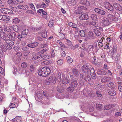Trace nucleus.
<instances>
[{
  "mask_svg": "<svg viewBox=\"0 0 122 122\" xmlns=\"http://www.w3.org/2000/svg\"><path fill=\"white\" fill-rule=\"evenodd\" d=\"M50 63V61L46 60L43 61L41 62V64L42 65H45L49 64Z\"/></svg>",
  "mask_w": 122,
  "mask_h": 122,
  "instance_id": "nucleus-38",
  "label": "nucleus"
},
{
  "mask_svg": "<svg viewBox=\"0 0 122 122\" xmlns=\"http://www.w3.org/2000/svg\"><path fill=\"white\" fill-rule=\"evenodd\" d=\"M0 48H1V50L3 51L6 52L7 51V49L5 46L4 45H1L0 46Z\"/></svg>",
  "mask_w": 122,
  "mask_h": 122,
  "instance_id": "nucleus-43",
  "label": "nucleus"
},
{
  "mask_svg": "<svg viewBox=\"0 0 122 122\" xmlns=\"http://www.w3.org/2000/svg\"><path fill=\"white\" fill-rule=\"evenodd\" d=\"M80 77L83 79H84L86 82L89 81L91 80L90 76L88 75L83 73L80 74Z\"/></svg>",
  "mask_w": 122,
  "mask_h": 122,
  "instance_id": "nucleus-3",
  "label": "nucleus"
},
{
  "mask_svg": "<svg viewBox=\"0 0 122 122\" xmlns=\"http://www.w3.org/2000/svg\"><path fill=\"white\" fill-rule=\"evenodd\" d=\"M75 13L76 14H82L83 12L81 8H78L77 9L75 10Z\"/></svg>",
  "mask_w": 122,
  "mask_h": 122,
  "instance_id": "nucleus-26",
  "label": "nucleus"
},
{
  "mask_svg": "<svg viewBox=\"0 0 122 122\" xmlns=\"http://www.w3.org/2000/svg\"><path fill=\"white\" fill-rule=\"evenodd\" d=\"M96 93L97 97H102V94L100 92L98 91H96Z\"/></svg>",
  "mask_w": 122,
  "mask_h": 122,
  "instance_id": "nucleus-57",
  "label": "nucleus"
},
{
  "mask_svg": "<svg viewBox=\"0 0 122 122\" xmlns=\"http://www.w3.org/2000/svg\"><path fill=\"white\" fill-rule=\"evenodd\" d=\"M61 73L60 72H58L57 74V79L58 80L59 79V80H61Z\"/></svg>",
  "mask_w": 122,
  "mask_h": 122,
  "instance_id": "nucleus-55",
  "label": "nucleus"
},
{
  "mask_svg": "<svg viewBox=\"0 0 122 122\" xmlns=\"http://www.w3.org/2000/svg\"><path fill=\"white\" fill-rule=\"evenodd\" d=\"M72 72L73 74L75 76H77L79 75L78 71L77 69L73 68L72 70Z\"/></svg>",
  "mask_w": 122,
  "mask_h": 122,
  "instance_id": "nucleus-25",
  "label": "nucleus"
},
{
  "mask_svg": "<svg viewBox=\"0 0 122 122\" xmlns=\"http://www.w3.org/2000/svg\"><path fill=\"white\" fill-rule=\"evenodd\" d=\"M20 21L19 19L16 18L13 19V22L15 23H18Z\"/></svg>",
  "mask_w": 122,
  "mask_h": 122,
  "instance_id": "nucleus-50",
  "label": "nucleus"
},
{
  "mask_svg": "<svg viewBox=\"0 0 122 122\" xmlns=\"http://www.w3.org/2000/svg\"><path fill=\"white\" fill-rule=\"evenodd\" d=\"M107 85L108 87L111 88H115V85L114 84H113V83L112 82L108 83Z\"/></svg>",
  "mask_w": 122,
  "mask_h": 122,
  "instance_id": "nucleus-28",
  "label": "nucleus"
},
{
  "mask_svg": "<svg viewBox=\"0 0 122 122\" xmlns=\"http://www.w3.org/2000/svg\"><path fill=\"white\" fill-rule=\"evenodd\" d=\"M1 12L7 14V8H1L0 9Z\"/></svg>",
  "mask_w": 122,
  "mask_h": 122,
  "instance_id": "nucleus-37",
  "label": "nucleus"
},
{
  "mask_svg": "<svg viewBox=\"0 0 122 122\" xmlns=\"http://www.w3.org/2000/svg\"><path fill=\"white\" fill-rule=\"evenodd\" d=\"M90 74L92 76V78L93 79L96 78V74L94 68H92L90 70Z\"/></svg>",
  "mask_w": 122,
  "mask_h": 122,
  "instance_id": "nucleus-8",
  "label": "nucleus"
},
{
  "mask_svg": "<svg viewBox=\"0 0 122 122\" xmlns=\"http://www.w3.org/2000/svg\"><path fill=\"white\" fill-rule=\"evenodd\" d=\"M63 61L62 59L59 60L57 61V63L59 65H61L63 64Z\"/></svg>",
  "mask_w": 122,
  "mask_h": 122,
  "instance_id": "nucleus-48",
  "label": "nucleus"
},
{
  "mask_svg": "<svg viewBox=\"0 0 122 122\" xmlns=\"http://www.w3.org/2000/svg\"><path fill=\"white\" fill-rule=\"evenodd\" d=\"M7 2L8 3L12 6L15 5L16 4V2L15 1L12 0H8Z\"/></svg>",
  "mask_w": 122,
  "mask_h": 122,
  "instance_id": "nucleus-22",
  "label": "nucleus"
},
{
  "mask_svg": "<svg viewBox=\"0 0 122 122\" xmlns=\"http://www.w3.org/2000/svg\"><path fill=\"white\" fill-rule=\"evenodd\" d=\"M24 27V26L23 25H19L18 27L19 31L22 30H23Z\"/></svg>",
  "mask_w": 122,
  "mask_h": 122,
  "instance_id": "nucleus-53",
  "label": "nucleus"
},
{
  "mask_svg": "<svg viewBox=\"0 0 122 122\" xmlns=\"http://www.w3.org/2000/svg\"><path fill=\"white\" fill-rule=\"evenodd\" d=\"M11 46L10 45L8 44H5V47L8 50H11L12 48Z\"/></svg>",
  "mask_w": 122,
  "mask_h": 122,
  "instance_id": "nucleus-52",
  "label": "nucleus"
},
{
  "mask_svg": "<svg viewBox=\"0 0 122 122\" xmlns=\"http://www.w3.org/2000/svg\"><path fill=\"white\" fill-rule=\"evenodd\" d=\"M88 35L90 38H92L94 36V35L93 34V33L92 31H89Z\"/></svg>",
  "mask_w": 122,
  "mask_h": 122,
  "instance_id": "nucleus-46",
  "label": "nucleus"
},
{
  "mask_svg": "<svg viewBox=\"0 0 122 122\" xmlns=\"http://www.w3.org/2000/svg\"><path fill=\"white\" fill-rule=\"evenodd\" d=\"M0 36L1 37L2 39H3L5 42L8 39H7V37L4 33L1 32L0 33Z\"/></svg>",
  "mask_w": 122,
  "mask_h": 122,
  "instance_id": "nucleus-17",
  "label": "nucleus"
},
{
  "mask_svg": "<svg viewBox=\"0 0 122 122\" xmlns=\"http://www.w3.org/2000/svg\"><path fill=\"white\" fill-rule=\"evenodd\" d=\"M111 78L109 77H104L102 78L101 81L102 83H105L111 80Z\"/></svg>",
  "mask_w": 122,
  "mask_h": 122,
  "instance_id": "nucleus-15",
  "label": "nucleus"
},
{
  "mask_svg": "<svg viewBox=\"0 0 122 122\" xmlns=\"http://www.w3.org/2000/svg\"><path fill=\"white\" fill-rule=\"evenodd\" d=\"M29 69L30 71L32 72H33L34 71L35 67L34 66L32 65H30Z\"/></svg>",
  "mask_w": 122,
  "mask_h": 122,
  "instance_id": "nucleus-47",
  "label": "nucleus"
},
{
  "mask_svg": "<svg viewBox=\"0 0 122 122\" xmlns=\"http://www.w3.org/2000/svg\"><path fill=\"white\" fill-rule=\"evenodd\" d=\"M117 47L116 46H114L112 50V53L113 54L116 52Z\"/></svg>",
  "mask_w": 122,
  "mask_h": 122,
  "instance_id": "nucleus-58",
  "label": "nucleus"
},
{
  "mask_svg": "<svg viewBox=\"0 0 122 122\" xmlns=\"http://www.w3.org/2000/svg\"><path fill=\"white\" fill-rule=\"evenodd\" d=\"M47 46V43L41 44V48H44L46 47Z\"/></svg>",
  "mask_w": 122,
  "mask_h": 122,
  "instance_id": "nucleus-63",
  "label": "nucleus"
},
{
  "mask_svg": "<svg viewBox=\"0 0 122 122\" xmlns=\"http://www.w3.org/2000/svg\"><path fill=\"white\" fill-rule=\"evenodd\" d=\"M71 84L67 88V91L70 92H72L74 90L75 88L77 86L78 83L76 80L73 78V76H71Z\"/></svg>",
  "mask_w": 122,
  "mask_h": 122,
  "instance_id": "nucleus-2",
  "label": "nucleus"
},
{
  "mask_svg": "<svg viewBox=\"0 0 122 122\" xmlns=\"http://www.w3.org/2000/svg\"><path fill=\"white\" fill-rule=\"evenodd\" d=\"M93 30L97 36H99L101 35V33L98 30L94 29Z\"/></svg>",
  "mask_w": 122,
  "mask_h": 122,
  "instance_id": "nucleus-31",
  "label": "nucleus"
},
{
  "mask_svg": "<svg viewBox=\"0 0 122 122\" xmlns=\"http://www.w3.org/2000/svg\"><path fill=\"white\" fill-rule=\"evenodd\" d=\"M103 72V70H101L100 69H98L97 71V74L98 75H101L102 74Z\"/></svg>",
  "mask_w": 122,
  "mask_h": 122,
  "instance_id": "nucleus-54",
  "label": "nucleus"
},
{
  "mask_svg": "<svg viewBox=\"0 0 122 122\" xmlns=\"http://www.w3.org/2000/svg\"><path fill=\"white\" fill-rule=\"evenodd\" d=\"M81 69L82 71L86 73H88L90 71V67L86 65L82 66Z\"/></svg>",
  "mask_w": 122,
  "mask_h": 122,
  "instance_id": "nucleus-6",
  "label": "nucleus"
},
{
  "mask_svg": "<svg viewBox=\"0 0 122 122\" xmlns=\"http://www.w3.org/2000/svg\"><path fill=\"white\" fill-rule=\"evenodd\" d=\"M28 32V30L27 29H25L24 30L22 31L21 34L25 38Z\"/></svg>",
  "mask_w": 122,
  "mask_h": 122,
  "instance_id": "nucleus-18",
  "label": "nucleus"
},
{
  "mask_svg": "<svg viewBox=\"0 0 122 122\" xmlns=\"http://www.w3.org/2000/svg\"><path fill=\"white\" fill-rule=\"evenodd\" d=\"M39 43L37 42H34L28 44L27 46L31 48H34L38 45Z\"/></svg>",
  "mask_w": 122,
  "mask_h": 122,
  "instance_id": "nucleus-16",
  "label": "nucleus"
},
{
  "mask_svg": "<svg viewBox=\"0 0 122 122\" xmlns=\"http://www.w3.org/2000/svg\"><path fill=\"white\" fill-rule=\"evenodd\" d=\"M47 51V49H44L37 53L38 55H41L44 54Z\"/></svg>",
  "mask_w": 122,
  "mask_h": 122,
  "instance_id": "nucleus-30",
  "label": "nucleus"
},
{
  "mask_svg": "<svg viewBox=\"0 0 122 122\" xmlns=\"http://www.w3.org/2000/svg\"><path fill=\"white\" fill-rule=\"evenodd\" d=\"M108 19L104 18L102 20L104 26H108L111 24L110 22Z\"/></svg>",
  "mask_w": 122,
  "mask_h": 122,
  "instance_id": "nucleus-13",
  "label": "nucleus"
},
{
  "mask_svg": "<svg viewBox=\"0 0 122 122\" xmlns=\"http://www.w3.org/2000/svg\"><path fill=\"white\" fill-rule=\"evenodd\" d=\"M47 34L46 31L45 30H42L41 31V36L42 37L45 38L46 37Z\"/></svg>",
  "mask_w": 122,
  "mask_h": 122,
  "instance_id": "nucleus-24",
  "label": "nucleus"
},
{
  "mask_svg": "<svg viewBox=\"0 0 122 122\" xmlns=\"http://www.w3.org/2000/svg\"><path fill=\"white\" fill-rule=\"evenodd\" d=\"M5 42L6 44H9L11 46H13L14 44V43L13 41H12L10 39H8Z\"/></svg>",
  "mask_w": 122,
  "mask_h": 122,
  "instance_id": "nucleus-21",
  "label": "nucleus"
},
{
  "mask_svg": "<svg viewBox=\"0 0 122 122\" xmlns=\"http://www.w3.org/2000/svg\"><path fill=\"white\" fill-rule=\"evenodd\" d=\"M44 59L46 60L49 59L51 57L49 55H45Z\"/></svg>",
  "mask_w": 122,
  "mask_h": 122,
  "instance_id": "nucleus-62",
  "label": "nucleus"
},
{
  "mask_svg": "<svg viewBox=\"0 0 122 122\" xmlns=\"http://www.w3.org/2000/svg\"><path fill=\"white\" fill-rule=\"evenodd\" d=\"M67 61L68 63L70 64L73 61V60L71 58V57L68 56L66 58Z\"/></svg>",
  "mask_w": 122,
  "mask_h": 122,
  "instance_id": "nucleus-41",
  "label": "nucleus"
},
{
  "mask_svg": "<svg viewBox=\"0 0 122 122\" xmlns=\"http://www.w3.org/2000/svg\"><path fill=\"white\" fill-rule=\"evenodd\" d=\"M81 4L86 5H89L90 3L87 0H81L80 1Z\"/></svg>",
  "mask_w": 122,
  "mask_h": 122,
  "instance_id": "nucleus-19",
  "label": "nucleus"
},
{
  "mask_svg": "<svg viewBox=\"0 0 122 122\" xmlns=\"http://www.w3.org/2000/svg\"><path fill=\"white\" fill-rule=\"evenodd\" d=\"M18 106V104L15 105L14 103H11L9 106L11 108H14L15 107H17Z\"/></svg>",
  "mask_w": 122,
  "mask_h": 122,
  "instance_id": "nucleus-36",
  "label": "nucleus"
},
{
  "mask_svg": "<svg viewBox=\"0 0 122 122\" xmlns=\"http://www.w3.org/2000/svg\"><path fill=\"white\" fill-rule=\"evenodd\" d=\"M88 48L89 49V51H90L92 52L93 51V49L94 48V47L93 45H90L89 46Z\"/></svg>",
  "mask_w": 122,
  "mask_h": 122,
  "instance_id": "nucleus-51",
  "label": "nucleus"
},
{
  "mask_svg": "<svg viewBox=\"0 0 122 122\" xmlns=\"http://www.w3.org/2000/svg\"><path fill=\"white\" fill-rule=\"evenodd\" d=\"M13 28L15 32L18 33L19 31L18 26L17 25H14Z\"/></svg>",
  "mask_w": 122,
  "mask_h": 122,
  "instance_id": "nucleus-32",
  "label": "nucleus"
},
{
  "mask_svg": "<svg viewBox=\"0 0 122 122\" xmlns=\"http://www.w3.org/2000/svg\"><path fill=\"white\" fill-rule=\"evenodd\" d=\"M7 36L10 39L13 41L15 40L16 37V35L15 33L14 32H10L9 34H7Z\"/></svg>",
  "mask_w": 122,
  "mask_h": 122,
  "instance_id": "nucleus-4",
  "label": "nucleus"
},
{
  "mask_svg": "<svg viewBox=\"0 0 122 122\" xmlns=\"http://www.w3.org/2000/svg\"><path fill=\"white\" fill-rule=\"evenodd\" d=\"M94 11L102 15L105 14L106 13V12L98 8H95L94 9Z\"/></svg>",
  "mask_w": 122,
  "mask_h": 122,
  "instance_id": "nucleus-12",
  "label": "nucleus"
},
{
  "mask_svg": "<svg viewBox=\"0 0 122 122\" xmlns=\"http://www.w3.org/2000/svg\"><path fill=\"white\" fill-rule=\"evenodd\" d=\"M113 6L114 8H119L121 6L119 4L117 3H115L113 4Z\"/></svg>",
  "mask_w": 122,
  "mask_h": 122,
  "instance_id": "nucleus-60",
  "label": "nucleus"
},
{
  "mask_svg": "<svg viewBox=\"0 0 122 122\" xmlns=\"http://www.w3.org/2000/svg\"><path fill=\"white\" fill-rule=\"evenodd\" d=\"M68 25L70 27L73 28H76L77 26L76 24L71 22L69 23H68Z\"/></svg>",
  "mask_w": 122,
  "mask_h": 122,
  "instance_id": "nucleus-29",
  "label": "nucleus"
},
{
  "mask_svg": "<svg viewBox=\"0 0 122 122\" xmlns=\"http://www.w3.org/2000/svg\"><path fill=\"white\" fill-rule=\"evenodd\" d=\"M80 19L82 20H85L89 19L88 15L86 14H83L81 15L79 17Z\"/></svg>",
  "mask_w": 122,
  "mask_h": 122,
  "instance_id": "nucleus-14",
  "label": "nucleus"
},
{
  "mask_svg": "<svg viewBox=\"0 0 122 122\" xmlns=\"http://www.w3.org/2000/svg\"><path fill=\"white\" fill-rule=\"evenodd\" d=\"M105 8H111L112 6V5L108 2H107L105 3Z\"/></svg>",
  "mask_w": 122,
  "mask_h": 122,
  "instance_id": "nucleus-44",
  "label": "nucleus"
},
{
  "mask_svg": "<svg viewBox=\"0 0 122 122\" xmlns=\"http://www.w3.org/2000/svg\"><path fill=\"white\" fill-rule=\"evenodd\" d=\"M2 27L3 28V31H2V32L3 33H5L6 31L7 32H10L11 30L10 28L8 26H6L5 25H3Z\"/></svg>",
  "mask_w": 122,
  "mask_h": 122,
  "instance_id": "nucleus-10",
  "label": "nucleus"
},
{
  "mask_svg": "<svg viewBox=\"0 0 122 122\" xmlns=\"http://www.w3.org/2000/svg\"><path fill=\"white\" fill-rule=\"evenodd\" d=\"M47 81L48 83H55L56 81L55 77L53 76H50Z\"/></svg>",
  "mask_w": 122,
  "mask_h": 122,
  "instance_id": "nucleus-11",
  "label": "nucleus"
},
{
  "mask_svg": "<svg viewBox=\"0 0 122 122\" xmlns=\"http://www.w3.org/2000/svg\"><path fill=\"white\" fill-rule=\"evenodd\" d=\"M33 57L32 59V60L34 61L38 59V58H39L40 57V56H33Z\"/></svg>",
  "mask_w": 122,
  "mask_h": 122,
  "instance_id": "nucleus-61",
  "label": "nucleus"
},
{
  "mask_svg": "<svg viewBox=\"0 0 122 122\" xmlns=\"http://www.w3.org/2000/svg\"><path fill=\"white\" fill-rule=\"evenodd\" d=\"M57 91L60 93H62L64 91V89L62 86L59 87L57 89Z\"/></svg>",
  "mask_w": 122,
  "mask_h": 122,
  "instance_id": "nucleus-39",
  "label": "nucleus"
},
{
  "mask_svg": "<svg viewBox=\"0 0 122 122\" xmlns=\"http://www.w3.org/2000/svg\"><path fill=\"white\" fill-rule=\"evenodd\" d=\"M12 121L14 122H21V117L16 116L15 118L12 120Z\"/></svg>",
  "mask_w": 122,
  "mask_h": 122,
  "instance_id": "nucleus-20",
  "label": "nucleus"
},
{
  "mask_svg": "<svg viewBox=\"0 0 122 122\" xmlns=\"http://www.w3.org/2000/svg\"><path fill=\"white\" fill-rule=\"evenodd\" d=\"M30 53V51H28L24 52V54L25 56H26L28 55Z\"/></svg>",
  "mask_w": 122,
  "mask_h": 122,
  "instance_id": "nucleus-64",
  "label": "nucleus"
},
{
  "mask_svg": "<svg viewBox=\"0 0 122 122\" xmlns=\"http://www.w3.org/2000/svg\"><path fill=\"white\" fill-rule=\"evenodd\" d=\"M45 1L47 4H45L43 3L41 4H37L36 5V8H46L47 6L48 3H49L50 1L49 0H45Z\"/></svg>",
  "mask_w": 122,
  "mask_h": 122,
  "instance_id": "nucleus-5",
  "label": "nucleus"
},
{
  "mask_svg": "<svg viewBox=\"0 0 122 122\" xmlns=\"http://www.w3.org/2000/svg\"><path fill=\"white\" fill-rule=\"evenodd\" d=\"M90 16L92 20H96L98 19L97 16L95 14H92Z\"/></svg>",
  "mask_w": 122,
  "mask_h": 122,
  "instance_id": "nucleus-34",
  "label": "nucleus"
},
{
  "mask_svg": "<svg viewBox=\"0 0 122 122\" xmlns=\"http://www.w3.org/2000/svg\"><path fill=\"white\" fill-rule=\"evenodd\" d=\"M62 78V82L63 84H66L69 83V80L67 78L63 76Z\"/></svg>",
  "mask_w": 122,
  "mask_h": 122,
  "instance_id": "nucleus-23",
  "label": "nucleus"
},
{
  "mask_svg": "<svg viewBox=\"0 0 122 122\" xmlns=\"http://www.w3.org/2000/svg\"><path fill=\"white\" fill-rule=\"evenodd\" d=\"M108 94L111 96H114L116 94V92L115 91L112 90L109 91L108 92Z\"/></svg>",
  "mask_w": 122,
  "mask_h": 122,
  "instance_id": "nucleus-35",
  "label": "nucleus"
},
{
  "mask_svg": "<svg viewBox=\"0 0 122 122\" xmlns=\"http://www.w3.org/2000/svg\"><path fill=\"white\" fill-rule=\"evenodd\" d=\"M107 17L110 20L116 21L118 20V19L114 15L108 14L107 15Z\"/></svg>",
  "mask_w": 122,
  "mask_h": 122,
  "instance_id": "nucleus-7",
  "label": "nucleus"
},
{
  "mask_svg": "<svg viewBox=\"0 0 122 122\" xmlns=\"http://www.w3.org/2000/svg\"><path fill=\"white\" fill-rule=\"evenodd\" d=\"M57 42L59 44V45H60V47H62L65 46L64 45V44L62 43L61 41L59 40H58L57 41Z\"/></svg>",
  "mask_w": 122,
  "mask_h": 122,
  "instance_id": "nucleus-49",
  "label": "nucleus"
},
{
  "mask_svg": "<svg viewBox=\"0 0 122 122\" xmlns=\"http://www.w3.org/2000/svg\"><path fill=\"white\" fill-rule=\"evenodd\" d=\"M114 105L113 104L108 105L105 106L104 107V109L105 110H108L112 107H114Z\"/></svg>",
  "mask_w": 122,
  "mask_h": 122,
  "instance_id": "nucleus-27",
  "label": "nucleus"
},
{
  "mask_svg": "<svg viewBox=\"0 0 122 122\" xmlns=\"http://www.w3.org/2000/svg\"><path fill=\"white\" fill-rule=\"evenodd\" d=\"M98 109H100L102 108L101 104H97L96 105Z\"/></svg>",
  "mask_w": 122,
  "mask_h": 122,
  "instance_id": "nucleus-59",
  "label": "nucleus"
},
{
  "mask_svg": "<svg viewBox=\"0 0 122 122\" xmlns=\"http://www.w3.org/2000/svg\"><path fill=\"white\" fill-rule=\"evenodd\" d=\"M76 0H71L68 1L67 2V3L69 4H71V5H74L76 4Z\"/></svg>",
  "mask_w": 122,
  "mask_h": 122,
  "instance_id": "nucleus-33",
  "label": "nucleus"
},
{
  "mask_svg": "<svg viewBox=\"0 0 122 122\" xmlns=\"http://www.w3.org/2000/svg\"><path fill=\"white\" fill-rule=\"evenodd\" d=\"M16 37L19 39L20 41H21V39L22 38H23V36L21 34H20V33H18V35L16 36Z\"/></svg>",
  "mask_w": 122,
  "mask_h": 122,
  "instance_id": "nucleus-45",
  "label": "nucleus"
},
{
  "mask_svg": "<svg viewBox=\"0 0 122 122\" xmlns=\"http://www.w3.org/2000/svg\"><path fill=\"white\" fill-rule=\"evenodd\" d=\"M51 70L49 67H44L38 70V73L40 76H46L51 73Z\"/></svg>",
  "mask_w": 122,
  "mask_h": 122,
  "instance_id": "nucleus-1",
  "label": "nucleus"
},
{
  "mask_svg": "<svg viewBox=\"0 0 122 122\" xmlns=\"http://www.w3.org/2000/svg\"><path fill=\"white\" fill-rule=\"evenodd\" d=\"M21 66L23 67H26L27 66V64L25 62H23L21 64Z\"/></svg>",
  "mask_w": 122,
  "mask_h": 122,
  "instance_id": "nucleus-56",
  "label": "nucleus"
},
{
  "mask_svg": "<svg viewBox=\"0 0 122 122\" xmlns=\"http://www.w3.org/2000/svg\"><path fill=\"white\" fill-rule=\"evenodd\" d=\"M79 33L81 37H84L85 36V33L83 30H81L79 31Z\"/></svg>",
  "mask_w": 122,
  "mask_h": 122,
  "instance_id": "nucleus-42",
  "label": "nucleus"
},
{
  "mask_svg": "<svg viewBox=\"0 0 122 122\" xmlns=\"http://www.w3.org/2000/svg\"><path fill=\"white\" fill-rule=\"evenodd\" d=\"M10 17L7 15H0V20H1L5 22L8 21L10 20Z\"/></svg>",
  "mask_w": 122,
  "mask_h": 122,
  "instance_id": "nucleus-9",
  "label": "nucleus"
},
{
  "mask_svg": "<svg viewBox=\"0 0 122 122\" xmlns=\"http://www.w3.org/2000/svg\"><path fill=\"white\" fill-rule=\"evenodd\" d=\"M54 21L52 20H51L48 24V26L50 27H52V25L54 24Z\"/></svg>",
  "mask_w": 122,
  "mask_h": 122,
  "instance_id": "nucleus-40",
  "label": "nucleus"
}]
</instances>
